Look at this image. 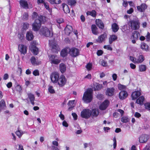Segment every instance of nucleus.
I'll use <instances>...</instances> for the list:
<instances>
[{"mask_svg":"<svg viewBox=\"0 0 150 150\" xmlns=\"http://www.w3.org/2000/svg\"><path fill=\"white\" fill-rule=\"evenodd\" d=\"M92 98V90L90 89L88 90L85 92L82 99L84 102L86 103H88L91 101Z\"/></svg>","mask_w":150,"mask_h":150,"instance_id":"1","label":"nucleus"},{"mask_svg":"<svg viewBox=\"0 0 150 150\" xmlns=\"http://www.w3.org/2000/svg\"><path fill=\"white\" fill-rule=\"evenodd\" d=\"M46 19H35L32 25L33 30L35 31H38L41 27V24H44Z\"/></svg>","mask_w":150,"mask_h":150,"instance_id":"2","label":"nucleus"},{"mask_svg":"<svg viewBox=\"0 0 150 150\" xmlns=\"http://www.w3.org/2000/svg\"><path fill=\"white\" fill-rule=\"evenodd\" d=\"M40 33L46 37H52L53 36V33L49 30L48 28L42 26L40 30Z\"/></svg>","mask_w":150,"mask_h":150,"instance_id":"3","label":"nucleus"},{"mask_svg":"<svg viewBox=\"0 0 150 150\" xmlns=\"http://www.w3.org/2000/svg\"><path fill=\"white\" fill-rule=\"evenodd\" d=\"M91 110L88 109H83L81 112V116L83 118L88 119L91 116Z\"/></svg>","mask_w":150,"mask_h":150,"instance_id":"4","label":"nucleus"},{"mask_svg":"<svg viewBox=\"0 0 150 150\" xmlns=\"http://www.w3.org/2000/svg\"><path fill=\"white\" fill-rule=\"evenodd\" d=\"M141 92L139 91H137L133 92L132 94V98L133 100L139 98L137 100L136 103L137 104L141 105Z\"/></svg>","mask_w":150,"mask_h":150,"instance_id":"5","label":"nucleus"},{"mask_svg":"<svg viewBox=\"0 0 150 150\" xmlns=\"http://www.w3.org/2000/svg\"><path fill=\"white\" fill-rule=\"evenodd\" d=\"M128 25L132 30H137L140 27L139 23L138 21L134 20L130 21L128 23Z\"/></svg>","mask_w":150,"mask_h":150,"instance_id":"6","label":"nucleus"},{"mask_svg":"<svg viewBox=\"0 0 150 150\" xmlns=\"http://www.w3.org/2000/svg\"><path fill=\"white\" fill-rule=\"evenodd\" d=\"M69 54L72 57H76L79 54V51L78 49L75 47L69 48Z\"/></svg>","mask_w":150,"mask_h":150,"instance_id":"7","label":"nucleus"},{"mask_svg":"<svg viewBox=\"0 0 150 150\" xmlns=\"http://www.w3.org/2000/svg\"><path fill=\"white\" fill-rule=\"evenodd\" d=\"M59 77V74L57 72H55L52 73L50 76V79L53 83H56L57 82Z\"/></svg>","mask_w":150,"mask_h":150,"instance_id":"8","label":"nucleus"},{"mask_svg":"<svg viewBox=\"0 0 150 150\" xmlns=\"http://www.w3.org/2000/svg\"><path fill=\"white\" fill-rule=\"evenodd\" d=\"M66 81L67 80L65 76L62 75L58 79L57 82L60 86L62 87L65 84Z\"/></svg>","mask_w":150,"mask_h":150,"instance_id":"9","label":"nucleus"},{"mask_svg":"<svg viewBox=\"0 0 150 150\" xmlns=\"http://www.w3.org/2000/svg\"><path fill=\"white\" fill-rule=\"evenodd\" d=\"M49 59L52 64H57L60 62V60L57 58L56 55H51Z\"/></svg>","mask_w":150,"mask_h":150,"instance_id":"10","label":"nucleus"},{"mask_svg":"<svg viewBox=\"0 0 150 150\" xmlns=\"http://www.w3.org/2000/svg\"><path fill=\"white\" fill-rule=\"evenodd\" d=\"M107 34L106 33H104L98 37V38L96 40L99 43H102L104 42L107 38Z\"/></svg>","mask_w":150,"mask_h":150,"instance_id":"11","label":"nucleus"},{"mask_svg":"<svg viewBox=\"0 0 150 150\" xmlns=\"http://www.w3.org/2000/svg\"><path fill=\"white\" fill-rule=\"evenodd\" d=\"M109 102L108 100H105L100 106L99 108L101 110H105L109 105Z\"/></svg>","mask_w":150,"mask_h":150,"instance_id":"12","label":"nucleus"},{"mask_svg":"<svg viewBox=\"0 0 150 150\" xmlns=\"http://www.w3.org/2000/svg\"><path fill=\"white\" fill-rule=\"evenodd\" d=\"M50 45L53 52H56L59 51V48L57 44L56 43L52 42L50 44Z\"/></svg>","mask_w":150,"mask_h":150,"instance_id":"13","label":"nucleus"},{"mask_svg":"<svg viewBox=\"0 0 150 150\" xmlns=\"http://www.w3.org/2000/svg\"><path fill=\"white\" fill-rule=\"evenodd\" d=\"M18 49L21 54H25L26 53L27 47L23 45H19Z\"/></svg>","mask_w":150,"mask_h":150,"instance_id":"14","label":"nucleus"},{"mask_svg":"<svg viewBox=\"0 0 150 150\" xmlns=\"http://www.w3.org/2000/svg\"><path fill=\"white\" fill-rule=\"evenodd\" d=\"M127 92L125 91H121L119 93V97L120 99L123 100L127 96Z\"/></svg>","mask_w":150,"mask_h":150,"instance_id":"15","label":"nucleus"},{"mask_svg":"<svg viewBox=\"0 0 150 150\" xmlns=\"http://www.w3.org/2000/svg\"><path fill=\"white\" fill-rule=\"evenodd\" d=\"M91 30L92 33L94 35H97L99 33L98 28L95 25H91Z\"/></svg>","mask_w":150,"mask_h":150,"instance_id":"16","label":"nucleus"},{"mask_svg":"<svg viewBox=\"0 0 150 150\" xmlns=\"http://www.w3.org/2000/svg\"><path fill=\"white\" fill-rule=\"evenodd\" d=\"M20 4L21 6L24 8H28V4L26 1L25 0H20L19 1Z\"/></svg>","mask_w":150,"mask_h":150,"instance_id":"17","label":"nucleus"},{"mask_svg":"<svg viewBox=\"0 0 150 150\" xmlns=\"http://www.w3.org/2000/svg\"><path fill=\"white\" fill-rule=\"evenodd\" d=\"M117 39V36L115 34L110 35L109 38V42L110 44H112L113 42L115 41Z\"/></svg>","mask_w":150,"mask_h":150,"instance_id":"18","label":"nucleus"},{"mask_svg":"<svg viewBox=\"0 0 150 150\" xmlns=\"http://www.w3.org/2000/svg\"><path fill=\"white\" fill-rule=\"evenodd\" d=\"M91 116L93 117H97L99 113L98 110L97 108L93 109L91 110Z\"/></svg>","mask_w":150,"mask_h":150,"instance_id":"19","label":"nucleus"},{"mask_svg":"<svg viewBox=\"0 0 150 150\" xmlns=\"http://www.w3.org/2000/svg\"><path fill=\"white\" fill-rule=\"evenodd\" d=\"M96 24L97 26L102 29L104 28V24L100 19H96Z\"/></svg>","mask_w":150,"mask_h":150,"instance_id":"20","label":"nucleus"},{"mask_svg":"<svg viewBox=\"0 0 150 150\" xmlns=\"http://www.w3.org/2000/svg\"><path fill=\"white\" fill-rule=\"evenodd\" d=\"M114 88H108L106 92V95L109 96H112L114 93Z\"/></svg>","mask_w":150,"mask_h":150,"instance_id":"21","label":"nucleus"},{"mask_svg":"<svg viewBox=\"0 0 150 150\" xmlns=\"http://www.w3.org/2000/svg\"><path fill=\"white\" fill-rule=\"evenodd\" d=\"M26 37L28 40L31 41L33 40L34 36L32 32L31 31L28 32L26 33Z\"/></svg>","mask_w":150,"mask_h":150,"instance_id":"22","label":"nucleus"},{"mask_svg":"<svg viewBox=\"0 0 150 150\" xmlns=\"http://www.w3.org/2000/svg\"><path fill=\"white\" fill-rule=\"evenodd\" d=\"M31 51L33 52V54L35 55H37L38 52V49L34 45H32L30 47Z\"/></svg>","mask_w":150,"mask_h":150,"instance_id":"23","label":"nucleus"},{"mask_svg":"<svg viewBox=\"0 0 150 150\" xmlns=\"http://www.w3.org/2000/svg\"><path fill=\"white\" fill-rule=\"evenodd\" d=\"M149 139V136L146 134L141 136V143H146Z\"/></svg>","mask_w":150,"mask_h":150,"instance_id":"24","label":"nucleus"},{"mask_svg":"<svg viewBox=\"0 0 150 150\" xmlns=\"http://www.w3.org/2000/svg\"><path fill=\"white\" fill-rule=\"evenodd\" d=\"M103 85L101 84L96 83L94 84L93 88L95 91L99 90L103 88Z\"/></svg>","mask_w":150,"mask_h":150,"instance_id":"25","label":"nucleus"},{"mask_svg":"<svg viewBox=\"0 0 150 150\" xmlns=\"http://www.w3.org/2000/svg\"><path fill=\"white\" fill-rule=\"evenodd\" d=\"M6 104L4 100L2 99L0 102V112L1 110L6 109Z\"/></svg>","mask_w":150,"mask_h":150,"instance_id":"26","label":"nucleus"},{"mask_svg":"<svg viewBox=\"0 0 150 150\" xmlns=\"http://www.w3.org/2000/svg\"><path fill=\"white\" fill-rule=\"evenodd\" d=\"M112 31L114 33L117 32L119 29V27L117 24L115 23H113L112 25Z\"/></svg>","mask_w":150,"mask_h":150,"instance_id":"27","label":"nucleus"},{"mask_svg":"<svg viewBox=\"0 0 150 150\" xmlns=\"http://www.w3.org/2000/svg\"><path fill=\"white\" fill-rule=\"evenodd\" d=\"M59 69L60 71L62 73L64 72L66 69V67L65 64L63 63H61L59 65Z\"/></svg>","mask_w":150,"mask_h":150,"instance_id":"28","label":"nucleus"},{"mask_svg":"<svg viewBox=\"0 0 150 150\" xmlns=\"http://www.w3.org/2000/svg\"><path fill=\"white\" fill-rule=\"evenodd\" d=\"M140 33L137 31H135L132 34V37L134 39H137L139 36V40H141V37H140Z\"/></svg>","mask_w":150,"mask_h":150,"instance_id":"29","label":"nucleus"},{"mask_svg":"<svg viewBox=\"0 0 150 150\" xmlns=\"http://www.w3.org/2000/svg\"><path fill=\"white\" fill-rule=\"evenodd\" d=\"M68 48H65L62 50L60 52V54L61 56L64 57L67 55Z\"/></svg>","mask_w":150,"mask_h":150,"instance_id":"30","label":"nucleus"},{"mask_svg":"<svg viewBox=\"0 0 150 150\" xmlns=\"http://www.w3.org/2000/svg\"><path fill=\"white\" fill-rule=\"evenodd\" d=\"M96 12L94 10H93L91 11H88L86 13L87 16L90 15L93 17H96Z\"/></svg>","mask_w":150,"mask_h":150,"instance_id":"31","label":"nucleus"},{"mask_svg":"<svg viewBox=\"0 0 150 150\" xmlns=\"http://www.w3.org/2000/svg\"><path fill=\"white\" fill-rule=\"evenodd\" d=\"M149 47V46L144 42L142 43L141 45V49L146 51H148Z\"/></svg>","mask_w":150,"mask_h":150,"instance_id":"32","label":"nucleus"},{"mask_svg":"<svg viewBox=\"0 0 150 150\" xmlns=\"http://www.w3.org/2000/svg\"><path fill=\"white\" fill-rule=\"evenodd\" d=\"M30 61L32 64L33 65H38L39 64L38 62L36 61V60L35 57L34 56H32L31 57L30 59Z\"/></svg>","mask_w":150,"mask_h":150,"instance_id":"33","label":"nucleus"},{"mask_svg":"<svg viewBox=\"0 0 150 150\" xmlns=\"http://www.w3.org/2000/svg\"><path fill=\"white\" fill-rule=\"evenodd\" d=\"M71 29H72V27L71 26L68 25L66 27L64 30L66 33L67 32V33L69 35L71 31Z\"/></svg>","mask_w":150,"mask_h":150,"instance_id":"34","label":"nucleus"},{"mask_svg":"<svg viewBox=\"0 0 150 150\" xmlns=\"http://www.w3.org/2000/svg\"><path fill=\"white\" fill-rule=\"evenodd\" d=\"M130 59L133 62L135 63V62L137 63H139L141 62V59H136L134 57L130 56L129 57Z\"/></svg>","mask_w":150,"mask_h":150,"instance_id":"35","label":"nucleus"},{"mask_svg":"<svg viewBox=\"0 0 150 150\" xmlns=\"http://www.w3.org/2000/svg\"><path fill=\"white\" fill-rule=\"evenodd\" d=\"M28 97L29 99L31 101H34L35 100V98L33 94L31 93H28Z\"/></svg>","mask_w":150,"mask_h":150,"instance_id":"36","label":"nucleus"},{"mask_svg":"<svg viewBox=\"0 0 150 150\" xmlns=\"http://www.w3.org/2000/svg\"><path fill=\"white\" fill-rule=\"evenodd\" d=\"M121 121L123 123H127L129 121V119L127 117H123L121 119Z\"/></svg>","mask_w":150,"mask_h":150,"instance_id":"37","label":"nucleus"},{"mask_svg":"<svg viewBox=\"0 0 150 150\" xmlns=\"http://www.w3.org/2000/svg\"><path fill=\"white\" fill-rule=\"evenodd\" d=\"M16 86L15 87V88L16 90L17 91H18L19 92H20L22 90V88L21 86H20L19 84H18V83H17V84L16 83Z\"/></svg>","mask_w":150,"mask_h":150,"instance_id":"38","label":"nucleus"},{"mask_svg":"<svg viewBox=\"0 0 150 150\" xmlns=\"http://www.w3.org/2000/svg\"><path fill=\"white\" fill-rule=\"evenodd\" d=\"M63 10L64 12L66 13H68L70 12V10L67 5L63 6Z\"/></svg>","mask_w":150,"mask_h":150,"instance_id":"39","label":"nucleus"},{"mask_svg":"<svg viewBox=\"0 0 150 150\" xmlns=\"http://www.w3.org/2000/svg\"><path fill=\"white\" fill-rule=\"evenodd\" d=\"M49 1L52 4H59L61 2L60 0H49Z\"/></svg>","mask_w":150,"mask_h":150,"instance_id":"40","label":"nucleus"},{"mask_svg":"<svg viewBox=\"0 0 150 150\" xmlns=\"http://www.w3.org/2000/svg\"><path fill=\"white\" fill-rule=\"evenodd\" d=\"M145 108L150 111V103L146 102L144 104Z\"/></svg>","mask_w":150,"mask_h":150,"instance_id":"41","label":"nucleus"},{"mask_svg":"<svg viewBox=\"0 0 150 150\" xmlns=\"http://www.w3.org/2000/svg\"><path fill=\"white\" fill-rule=\"evenodd\" d=\"M68 4L71 6L74 5L76 3V0H68Z\"/></svg>","mask_w":150,"mask_h":150,"instance_id":"42","label":"nucleus"},{"mask_svg":"<svg viewBox=\"0 0 150 150\" xmlns=\"http://www.w3.org/2000/svg\"><path fill=\"white\" fill-rule=\"evenodd\" d=\"M32 19H38L39 17L38 15L36 12H34L33 13L32 15Z\"/></svg>","mask_w":150,"mask_h":150,"instance_id":"43","label":"nucleus"},{"mask_svg":"<svg viewBox=\"0 0 150 150\" xmlns=\"http://www.w3.org/2000/svg\"><path fill=\"white\" fill-rule=\"evenodd\" d=\"M147 8V6L145 4H141V12H143Z\"/></svg>","mask_w":150,"mask_h":150,"instance_id":"44","label":"nucleus"},{"mask_svg":"<svg viewBox=\"0 0 150 150\" xmlns=\"http://www.w3.org/2000/svg\"><path fill=\"white\" fill-rule=\"evenodd\" d=\"M49 91L51 93H55L54 90L53 89V87L52 86H50L48 88Z\"/></svg>","mask_w":150,"mask_h":150,"instance_id":"45","label":"nucleus"},{"mask_svg":"<svg viewBox=\"0 0 150 150\" xmlns=\"http://www.w3.org/2000/svg\"><path fill=\"white\" fill-rule=\"evenodd\" d=\"M44 6H45V8L47 10H48L49 12L50 13L51 12L52 10L50 8L49 6L47 4L45 3L44 4Z\"/></svg>","mask_w":150,"mask_h":150,"instance_id":"46","label":"nucleus"},{"mask_svg":"<svg viewBox=\"0 0 150 150\" xmlns=\"http://www.w3.org/2000/svg\"><path fill=\"white\" fill-rule=\"evenodd\" d=\"M29 26V25L27 23H24L23 24V28L25 30L27 29Z\"/></svg>","mask_w":150,"mask_h":150,"instance_id":"47","label":"nucleus"},{"mask_svg":"<svg viewBox=\"0 0 150 150\" xmlns=\"http://www.w3.org/2000/svg\"><path fill=\"white\" fill-rule=\"evenodd\" d=\"M118 88L120 90L125 89L126 88V86L124 85L119 84L118 85Z\"/></svg>","mask_w":150,"mask_h":150,"instance_id":"48","label":"nucleus"},{"mask_svg":"<svg viewBox=\"0 0 150 150\" xmlns=\"http://www.w3.org/2000/svg\"><path fill=\"white\" fill-rule=\"evenodd\" d=\"M103 48L105 49H107L108 50L110 51H112V48L109 45H104L103 47Z\"/></svg>","mask_w":150,"mask_h":150,"instance_id":"49","label":"nucleus"},{"mask_svg":"<svg viewBox=\"0 0 150 150\" xmlns=\"http://www.w3.org/2000/svg\"><path fill=\"white\" fill-rule=\"evenodd\" d=\"M97 97L99 100H102L104 97V95L102 94H98L97 96Z\"/></svg>","mask_w":150,"mask_h":150,"instance_id":"50","label":"nucleus"},{"mask_svg":"<svg viewBox=\"0 0 150 150\" xmlns=\"http://www.w3.org/2000/svg\"><path fill=\"white\" fill-rule=\"evenodd\" d=\"M113 141L114 142L113 144V148L114 149H115L117 146L116 139L115 137H114Z\"/></svg>","mask_w":150,"mask_h":150,"instance_id":"51","label":"nucleus"},{"mask_svg":"<svg viewBox=\"0 0 150 150\" xmlns=\"http://www.w3.org/2000/svg\"><path fill=\"white\" fill-rule=\"evenodd\" d=\"M92 67V65L91 63H88L86 66V68L88 70H90L91 69Z\"/></svg>","mask_w":150,"mask_h":150,"instance_id":"52","label":"nucleus"},{"mask_svg":"<svg viewBox=\"0 0 150 150\" xmlns=\"http://www.w3.org/2000/svg\"><path fill=\"white\" fill-rule=\"evenodd\" d=\"M33 74L35 76H39V73L38 70H35L33 72Z\"/></svg>","mask_w":150,"mask_h":150,"instance_id":"53","label":"nucleus"},{"mask_svg":"<svg viewBox=\"0 0 150 150\" xmlns=\"http://www.w3.org/2000/svg\"><path fill=\"white\" fill-rule=\"evenodd\" d=\"M146 41L147 42L150 41V33L148 32L146 36Z\"/></svg>","mask_w":150,"mask_h":150,"instance_id":"54","label":"nucleus"},{"mask_svg":"<svg viewBox=\"0 0 150 150\" xmlns=\"http://www.w3.org/2000/svg\"><path fill=\"white\" fill-rule=\"evenodd\" d=\"M101 64L102 66L104 67H106L107 66V62L103 60H102L101 61Z\"/></svg>","mask_w":150,"mask_h":150,"instance_id":"55","label":"nucleus"},{"mask_svg":"<svg viewBox=\"0 0 150 150\" xmlns=\"http://www.w3.org/2000/svg\"><path fill=\"white\" fill-rule=\"evenodd\" d=\"M28 13H27L25 12L23 15V19H28Z\"/></svg>","mask_w":150,"mask_h":150,"instance_id":"56","label":"nucleus"},{"mask_svg":"<svg viewBox=\"0 0 150 150\" xmlns=\"http://www.w3.org/2000/svg\"><path fill=\"white\" fill-rule=\"evenodd\" d=\"M16 134L19 137H20L23 134L20 131L18 130L16 132Z\"/></svg>","mask_w":150,"mask_h":150,"instance_id":"57","label":"nucleus"},{"mask_svg":"<svg viewBox=\"0 0 150 150\" xmlns=\"http://www.w3.org/2000/svg\"><path fill=\"white\" fill-rule=\"evenodd\" d=\"M146 70V67L145 65H141V71H144Z\"/></svg>","mask_w":150,"mask_h":150,"instance_id":"58","label":"nucleus"},{"mask_svg":"<svg viewBox=\"0 0 150 150\" xmlns=\"http://www.w3.org/2000/svg\"><path fill=\"white\" fill-rule=\"evenodd\" d=\"M71 115L74 120H76L77 119V115L75 113H72Z\"/></svg>","mask_w":150,"mask_h":150,"instance_id":"59","label":"nucleus"},{"mask_svg":"<svg viewBox=\"0 0 150 150\" xmlns=\"http://www.w3.org/2000/svg\"><path fill=\"white\" fill-rule=\"evenodd\" d=\"M75 100H69V101L68 105V106H72L74 103V102L75 101Z\"/></svg>","mask_w":150,"mask_h":150,"instance_id":"60","label":"nucleus"},{"mask_svg":"<svg viewBox=\"0 0 150 150\" xmlns=\"http://www.w3.org/2000/svg\"><path fill=\"white\" fill-rule=\"evenodd\" d=\"M143 150H150V145L149 144H147Z\"/></svg>","mask_w":150,"mask_h":150,"instance_id":"61","label":"nucleus"},{"mask_svg":"<svg viewBox=\"0 0 150 150\" xmlns=\"http://www.w3.org/2000/svg\"><path fill=\"white\" fill-rule=\"evenodd\" d=\"M44 1L45 0H37V4L38 5L40 4H44L45 3Z\"/></svg>","mask_w":150,"mask_h":150,"instance_id":"62","label":"nucleus"},{"mask_svg":"<svg viewBox=\"0 0 150 150\" xmlns=\"http://www.w3.org/2000/svg\"><path fill=\"white\" fill-rule=\"evenodd\" d=\"M103 53V51L102 50H98L97 52V54L98 56L101 55Z\"/></svg>","mask_w":150,"mask_h":150,"instance_id":"63","label":"nucleus"},{"mask_svg":"<svg viewBox=\"0 0 150 150\" xmlns=\"http://www.w3.org/2000/svg\"><path fill=\"white\" fill-rule=\"evenodd\" d=\"M133 12V8H131L130 9L127 10V13L129 14H131Z\"/></svg>","mask_w":150,"mask_h":150,"instance_id":"64","label":"nucleus"}]
</instances>
